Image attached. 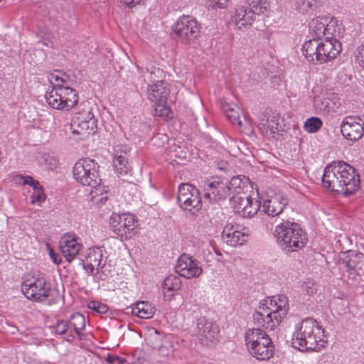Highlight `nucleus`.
Instances as JSON below:
<instances>
[{
    "label": "nucleus",
    "instance_id": "obj_40",
    "mask_svg": "<svg viewBox=\"0 0 364 364\" xmlns=\"http://www.w3.org/2000/svg\"><path fill=\"white\" fill-rule=\"evenodd\" d=\"M348 272V279L355 284L364 286V270H346Z\"/></svg>",
    "mask_w": 364,
    "mask_h": 364
},
{
    "label": "nucleus",
    "instance_id": "obj_12",
    "mask_svg": "<svg viewBox=\"0 0 364 364\" xmlns=\"http://www.w3.org/2000/svg\"><path fill=\"white\" fill-rule=\"evenodd\" d=\"M228 180L214 181L207 185L205 188V199L210 202H219L227 198L232 196L228 186Z\"/></svg>",
    "mask_w": 364,
    "mask_h": 364
},
{
    "label": "nucleus",
    "instance_id": "obj_17",
    "mask_svg": "<svg viewBox=\"0 0 364 364\" xmlns=\"http://www.w3.org/2000/svg\"><path fill=\"white\" fill-rule=\"evenodd\" d=\"M196 329L198 337L201 341L204 339L212 341L219 331L218 326L208 321L204 316L198 319Z\"/></svg>",
    "mask_w": 364,
    "mask_h": 364
},
{
    "label": "nucleus",
    "instance_id": "obj_31",
    "mask_svg": "<svg viewBox=\"0 0 364 364\" xmlns=\"http://www.w3.org/2000/svg\"><path fill=\"white\" fill-rule=\"evenodd\" d=\"M268 337V335L259 328L249 329L245 334V341L250 348L262 341V338Z\"/></svg>",
    "mask_w": 364,
    "mask_h": 364
},
{
    "label": "nucleus",
    "instance_id": "obj_35",
    "mask_svg": "<svg viewBox=\"0 0 364 364\" xmlns=\"http://www.w3.org/2000/svg\"><path fill=\"white\" fill-rule=\"evenodd\" d=\"M181 279L178 276L169 275L167 277L162 284L164 290L176 291L181 287Z\"/></svg>",
    "mask_w": 364,
    "mask_h": 364
},
{
    "label": "nucleus",
    "instance_id": "obj_58",
    "mask_svg": "<svg viewBox=\"0 0 364 364\" xmlns=\"http://www.w3.org/2000/svg\"><path fill=\"white\" fill-rule=\"evenodd\" d=\"M50 257L53 259V262L55 264H59L61 261L60 257L57 254H55L53 250L50 252Z\"/></svg>",
    "mask_w": 364,
    "mask_h": 364
},
{
    "label": "nucleus",
    "instance_id": "obj_29",
    "mask_svg": "<svg viewBox=\"0 0 364 364\" xmlns=\"http://www.w3.org/2000/svg\"><path fill=\"white\" fill-rule=\"evenodd\" d=\"M251 198L245 193H242V195L231 196L230 201L235 212L240 215L250 203Z\"/></svg>",
    "mask_w": 364,
    "mask_h": 364
},
{
    "label": "nucleus",
    "instance_id": "obj_30",
    "mask_svg": "<svg viewBox=\"0 0 364 364\" xmlns=\"http://www.w3.org/2000/svg\"><path fill=\"white\" fill-rule=\"evenodd\" d=\"M102 250L100 248L98 247H92L89 248L87 250V253L86 256V260L87 262H91L92 264H95L96 266V269L97 271L100 269H102L104 267V265H102Z\"/></svg>",
    "mask_w": 364,
    "mask_h": 364
},
{
    "label": "nucleus",
    "instance_id": "obj_15",
    "mask_svg": "<svg viewBox=\"0 0 364 364\" xmlns=\"http://www.w3.org/2000/svg\"><path fill=\"white\" fill-rule=\"evenodd\" d=\"M287 204L288 200L285 196L276 194L264 201L262 211L269 216L277 215L283 211Z\"/></svg>",
    "mask_w": 364,
    "mask_h": 364
},
{
    "label": "nucleus",
    "instance_id": "obj_19",
    "mask_svg": "<svg viewBox=\"0 0 364 364\" xmlns=\"http://www.w3.org/2000/svg\"><path fill=\"white\" fill-rule=\"evenodd\" d=\"M259 309L264 311V319L262 326L267 329L273 330L284 318L279 315V313L275 311L274 309L269 310L264 304H262V306L259 307Z\"/></svg>",
    "mask_w": 364,
    "mask_h": 364
},
{
    "label": "nucleus",
    "instance_id": "obj_22",
    "mask_svg": "<svg viewBox=\"0 0 364 364\" xmlns=\"http://www.w3.org/2000/svg\"><path fill=\"white\" fill-rule=\"evenodd\" d=\"M62 85L56 83L53 86L50 90H48L45 95V98L48 105L52 108L60 109V106L63 102V97L60 95L61 91Z\"/></svg>",
    "mask_w": 364,
    "mask_h": 364
},
{
    "label": "nucleus",
    "instance_id": "obj_57",
    "mask_svg": "<svg viewBox=\"0 0 364 364\" xmlns=\"http://www.w3.org/2000/svg\"><path fill=\"white\" fill-rule=\"evenodd\" d=\"M141 0H121V2L124 3L129 7H132L136 4H139Z\"/></svg>",
    "mask_w": 364,
    "mask_h": 364
},
{
    "label": "nucleus",
    "instance_id": "obj_43",
    "mask_svg": "<svg viewBox=\"0 0 364 364\" xmlns=\"http://www.w3.org/2000/svg\"><path fill=\"white\" fill-rule=\"evenodd\" d=\"M258 210L259 206L257 203V201L254 203L252 198H251L250 203L246 206V208L243 210L240 215L242 217H252L257 213Z\"/></svg>",
    "mask_w": 364,
    "mask_h": 364
},
{
    "label": "nucleus",
    "instance_id": "obj_51",
    "mask_svg": "<svg viewBox=\"0 0 364 364\" xmlns=\"http://www.w3.org/2000/svg\"><path fill=\"white\" fill-rule=\"evenodd\" d=\"M236 231V230L234 229V227L231 224L227 225L222 232V238L223 240L225 241L228 237H230V235H232V232Z\"/></svg>",
    "mask_w": 364,
    "mask_h": 364
},
{
    "label": "nucleus",
    "instance_id": "obj_33",
    "mask_svg": "<svg viewBox=\"0 0 364 364\" xmlns=\"http://www.w3.org/2000/svg\"><path fill=\"white\" fill-rule=\"evenodd\" d=\"M245 183L240 176H233L230 181H228V186L230 187L231 195H242Z\"/></svg>",
    "mask_w": 364,
    "mask_h": 364
},
{
    "label": "nucleus",
    "instance_id": "obj_32",
    "mask_svg": "<svg viewBox=\"0 0 364 364\" xmlns=\"http://www.w3.org/2000/svg\"><path fill=\"white\" fill-rule=\"evenodd\" d=\"M223 109L225 112L227 118L230 120L232 124H237L241 126L242 121L240 117V109L230 104H225L223 106Z\"/></svg>",
    "mask_w": 364,
    "mask_h": 364
},
{
    "label": "nucleus",
    "instance_id": "obj_4",
    "mask_svg": "<svg viewBox=\"0 0 364 364\" xmlns=\"http://www.w3.org/2000/svg\"><path fill=\"white\" fill-rule=\"evenodd\" d=\"M337 21L329 16H318L313 18L309 23L310 36L306 37L303 46L311 43L314 41L316 46H324V42L329 43L331 46H335L338 43L336 34V27Z\"/></svg>",
    "mask_w": 364,
    "mask_h": 364
},
{
    "label": "nucleus",
    "instance_id": "obj_25",
    "mask_svg": "<svg viewBox=\"0 0 364 364\" xmlns=\"http://www.w3.org/2000/svg\"><path fill=\"white\" fill-rule=\"evenodd\" d=\"M235 24L241 28L242 26H245L248 24H251L255 19V15L250 13V10L247 11V9L245 6H240L235 10Z\"/></svg>",
    "mask_w": 364,
    "mask_h": 364
},
{
    "label": "nucleus",
    "instance_id": "obj_50",
    "mask_svg": "<svg viewBox=\"0 0 364 364\" xmlns=\"http://www.w3.org/2000/svg\"><path fill=\"white\" fill-rule=\"evenodd\" d=\"M210 6L214 9H226L229 5V0H211Z\"/></svg>",
    "mask_w": 364,
    "mask_h": 364
},
{
    "label": "nucleus",
    "instance_id": "obj_18",
    "mask_svg": "<svg viewBox=\"0 0 364 364\" xmlns=\"http://www.w3.org/2000/svg\"><path fill=\"white\" fill-rule=\"evenodd\" d=\"M136 221L132 215L122 214L120 225L117 229L116 235L125 238L132 237L135 233Z\"/></svg>",
    "mask_w": 364,
    "mask_h": 364
},
{
    "label": "nucleus",
    "instance_id": "obj_20",
    "mask_svg": "<svg viewBox=\"0 0 364 364\" xmlns=\"http://www.w3.org/2000/svg\"><path fill=\"white\" fill-rule=\"evenodd\" d=\"M277 127L278 119L276 116H274L269 119L266 114H261L258 127L259 128L262 134L274 136L278 129Z\"/></svg>",
    "mask_w": 364,
    "mask_h": 364
},
{
    "label": "nucleus",
    "instance_id": "obj_53",
    "mask_svg": "<svg viewBox=\"0 0 364 364\" xmlns=\"http://www.w3.org/2000/svg\"><path fill=\"white\" fill-rule=\"evenodd\" d=\"M264 319V311L259 310L255 313L254 320L256 323L262 326Z\"/></svg>",
    "mask_w": 364,
    "mask_h": 364
},
{
    "label": "nucleus",
    "instance_id": "obj_27",
    "mask_svg": "<svg viewBox=\"0 0 364 364\" xmlns=\"http://www.w3.org/2000/svg\"><path fill=\"white\" fill-rule=\"evenodd\" d=\"M132 309V314L141 318H151L155 312V309L146 301L139 302Z\"/></svg>",
    "mask_w": 364,
    "mask_h": 364
},
{
    "label": "nucleus",
    "instance_id": "obj_37",
    "mask_svg": "<svg viewBox=\"0 0 364 364\" xmlns=\"http://www.w3.org/2000/svg\"><path fill=\"white\" fill-rule=\"evenodd\" d=\"M247 2L250 6V13L254 15L264 13L267 10L264 0H247Z\"/></svg>",
    "mask_w": 364,
    "mask_h": 364
},
{
    "label": "nucleus",
    "instance_id": "obj_59",
    "mask_svg": "<svg viewBox=\"0 0 364 364\" xmlns=\"http://www.w3.org/2000/svg\"><path fill=\"white\" fill-rule=\"evenodd\" d=\"M88 115L94 116V114L90 111H83L80 113H78L77 116H83L85 120L88 119Z\"/></svg>",
    "mask_w": 364,
    "mask_h": 364
},
{
    "label": "nucleus",
    "instance_id": "obj_24",
    "mask_svg": "<svg viewBox=\"0 0 364 364\" xmlns=\"http://www.w3.org/2000/svg\"><path fill=\"white\" fill-rule=\"evenodd\" d=\"M363 257V255L360 252H350L342 262L346 270H362L363 263L361 259Z\"/></svg>",
    "mask_w": 364,
    "mask_h": 364
},
{
    "label": "nucleus",
    "instance_id": "obj_14",
    "mask_svg": "<svg viewBox=\"0 0 364 364\" xmlns=\"http://www.w3.org/2000/svg\"><path fill=\"white\" fill-rule=\"evenodd\" d=\"M59 246L63 255L68 262H71L78 255L81 247V245L77 243L75 237L70 234H65L61 237Z\"/></svg>",
    "mask_w": 364,
    "mask_h": 364
},
{
    "label": "nucleus",
    "instance_id": "obj_38",
    "mask_svg": "<svg viewBox=\"0 0 364 364\" xmlns=\"http://www.w3.org/2000/svg\"><path fill=\"white\" fill-rule=\"evenodd\" d=\"M276 309L275 311L279 313V315L285 317L289 309L288 299L284 295H280L278 297V301H274Z\"/></svg>",
    "mask_w": 364,
    "mask_h": 364
},
{
    "label": "nucleus",
    "instance_id": "obj_6",
    "mask_svg": "<svg viewBox=\"0 0 364 364\" xmlns=\"http://www.w3.org/2000/svg\"><path fill=\"white\" fill-rule=\"evenodd\" d=\"M99 168L100 166L94 160L81 159L73 166V176L82 185L96 188L102 181Z\"/></svg>",
    "mask_w": 364,
    "mask_h": 364
},
{
    "label": "nucleus",
    "instance_id": "obj_42",
    "mask_svg": "<svg viewBox=\"0 0 364 364\" xmlns=\"http://www.w3.org/2000/svg\"><path fill=\"white\" fill-rule=\"evenodd\" d=\"M141 73H142V76L144 78V81L147 82H153L154 84L155 82H157V81H159L156 79L155 77L161 72L159 68H153L150 71L149 69H146V73L143 71H141Z\"/></svg>",
    "mask_w": 364,
    "mask_h": 364
},
{
    "label": "nucleus",
    "instance_id": "obj_23",
    "mask_svg": "<svg viewBox=\"0 0 364 364\" xmlns=\"http://www.w3.org/2000/svg\"><path fill=\"white\" fill-rule=\"evenodd\" d=\"M301 51L309 61L316 60L323 63L326 62V47H302Z\"/></svg>",
    "mask_w": 364,
    "mask_h": 364
},
{
    "label": "nucleus",
    "instance_id": "obj_26",
    "mask_svg": "<svg viewBox=\"0 0 364 364\" xmlns=\"http://www.w3.org/2000/svg\"><path fill=\"white\" fill-rule=\"evenodd\" d=\"M333 102L328 93L321 94L315 97L314 107L320 113L326 114L333 109Z\"/></svg>",
    "mask_w": 364,
    "mask_h": 364
},
{
    "label": "nucleus",
    "instance_id": "obj_2",
    "mask_svg": "<svg viewBox=\"0 0 364 364\" xmlns=\"http://www.w3.org/2000/svg\"><path fill=\"white\" fill-rule=\"evenodd\" d=\"M324 331L316 320H303L293 334L292 346L300 350H318L323 346Z\"/></svg>",
    "mask_w": 364,
    "mask_h": 364
},
{
    "label": "nucleus",
    "instance_id": "obj_41",
    "mask_svg": "<svg viewBox=\"0 0 364 364\" xmlns=\"http://www.w3.org/2000/svg\"><path fill=\"white\" fill-rule=\"evenodd\" d=\"M295 6L299 12L304 14L311 9L313 0H296Z\"/></svg>",
    "mask_w": 364,
    "mask_h": 364
},
{
    "label": "nucleus",
    "instance_id": "obj_9",
    "mask_svg": "<svg viewBox=\"0 0 364 364\" xmlns=\"http://www.w3.org/2000/svg\"><path fill=\"white\" fill-rule=\"evenodd\" d=\"M170 95V89L168 83L164 80L157 81L153 85H149L147 90L148 98L155 102L158 107H162L160 109V114L169 117L170 109L165 106L168 97Z\"/></svg>",
    "mask_w": 364,
    "mask_h": 364
},
{
    "label": "nucleus",
    "instance_id": "obj_47",
    "mask_svg": "<svg viewBox=\"0 0 364 364\" xmlns=\"http://www.w3.org/2000/svg\"><path fill=\"white\" fill-rule=\"evenodd\" d=\"M122 215L113 213L109 218V225L113 228L114 232L116 233L117 229L120 225Z\"/></svg>",
    "mask_w": 364,
    "mask_h": 364
},
{
    "label": "nucleus",
    "instance_id": "obj_44",
    "mask_svg": "<svg viewBox=\"0 0 364 364\" xmlns=\"http://www.w3.org/2000/svg\"><path fill=\"white\" fill-rule=\"evenodd\" d=\"M88 308L90 309H92L99 314H105L107 310L108 307L107 305L102 304L97 301H91L88 303L87 305Z\"/></svg>",
    "mask_w": 364,
    "mask_h": 364
},
{
    "label": "nucleus",
    "instance_id": "obj_61",
    "mask_svg": "<svg viewBox=\"0 0 364 364\" xmlns=\"http://www.w3.org/2000/svg\"><path fill=\"white\" fill-rule=\"evenodd\" d=\"M269 301H270V304H271L272 306H273L274 307H276V306H274V301H273L272 299H271Z\"/></svg>",
    "mask_w": 364,
    "mask_h": 364
},
{
    "label": "nucleus",
    "instance_id": "obj_56",
    "mask_svg": "<svg viewBox=\"0 0 364 364\" xmlns=\"http://www.w3.org/2000/svg\"><path fill=\"white\" fill-rule=\"evenodd\" d=\"M92 200L94 203H96V204H99V203L103 204L107 200V197L102 196H100V198H98L95 196H92Z\"/></svg>",
    "mask_w": 364,
    "mask_h": 364
},
{
    "label": "nucleus",
    "instance_id": "obj_54",
    "mask_svg": "<svg viewBox=\"0 0 364 364\" xmlns=\"http://www.w3.org/2000/svg\"><path fill=\"white\" fill-rule=\"evenodd\" d=\"M96 266L95 264H92L91 262H87L85 264H83V268L84 269L89 273L90 275L93 274L94 270Z\"/></svg>",
    "mask_w": 364,
    "mask_h": 364
},
{
    "label": "nucleus",
    "instance_id": "obj_21",
    "mask_svg": "<svg viewBox=\"0 0 364 364\" xmlns=\"http://www.w3.org/2000/svg\"><path fill=\"white\" fill-rule=\"evenodd\" d=\"M60 95L63 97V102L60 110L68 111L77 104L78 95L77 91L73 88L62 85Z\"/></svg>",
    "mask_w": 364,
    "mask_h": 364
},
{
    "label": "nucleus",
    "instance_id": "obj_10",
    "mask_svg": "<svg viewBox=\"0 0 364 364\" xmlns=\"http://www.w3.org/2000/svg\"><path fill=\"white\" fill-rule=\"evenodd\" d=\"M341 132L346 139L356 141L363 136L364 122L360 117H346L341 125Z\"/></svg>",
    "mask_w": 364,
    "mask_h": 364
},
{
    "label": "nucleus",
    "instance_id": "obj_46",
    "mask_svg": "<svg viewBox=\"0 0 364 364\" xmlns=\"http://www.w3.org/2000/svg\"><path fill=\"white\" fill-rule=\"evenodd\" d=\"M68 328V323L64 320H59L56 324L53 326L55 332L60 335H64Z\"/></svg>",
    "mask_w": 364,
    "mask_h": 364
},
{
    "label": "nucleus",
    "instance_id": "obj_49",
    "mask_svg": "<svg viewBox=\"0 0 364 364\" xmlns=\"http://www.w3.org/2000/svg\"><path fill=\"white\" fill-rule=\"evenodd\" d=\"M48 80L53 85V86H54L56 83H59L63 85V83H65L66 81L65 79H64L63 77H60L56 73L50 74L48 76Z\"/></svg>",
    "mask_w": 364,
    "mask_h": 364
},
{
    "label": "nucleus",
    "instance_id": "obj_3",
    "mask_svg": "<svg viewBox=\"0 0 364 364\" xmlns=\"http://www.w3.org/2000/svg\"><path fill=\"white\" fill-rule=\"evenodd\" d=\"M274 235L278 245L287 252L303 248L308 240L300 225L294 222L287 221L277 225Z\"/></svg>",
    "mask_w": 364,
    "mask_h": 364
},
{
    "label": "nucleus",
    "instance_id": "obj_52",
    "mask_svg": "<svg viewBox=\"0 0 364 364\" xmlns=\"http://www.w3.org/2000/svg\"><path fill=\"white\" fill-rule=\"evenodd\" d=\"M24 184L29 185L33 188V190L41 187L39 182L38 181L34 180L31 176H26L24 178Z\"/></svg>",
    "mask_w": 364,
    "mask_h": 364
},
{
    "label": "nucleus",
    "instance_id": "obj_16",
    "mask_svg": "<svg viewBox=\"0 0 364 364\" xmlns=\"http://www.w3.org/2000/svg\"><path fill=\"white\" fill-rule=\"evenodd\" d=\"M250 353L258 360H267L272 356L273 345L271 338H262L258 343L250 347Z\"/></svg>",
    "mask_w": 364,
    "mask_h": 364
},
{
    "label": "nucleus",
    "instance_id": "obj_13",
    "mask_svg": "<svg viewBox=\"0 0 364 364\" xmlns=\"http://www.w3.org/2000/svg\"><path fill=\"white\" fill-rule=\"evenodd\" d=\"M73 133L81 135L82 139H85L97 131V119L94 116L88 115L85 120L83 116H76L72 124Z\"/></svg>",
    "mask_w": 364,
    "mask_h": 364
},
{
    "label": "nucleus",
    "instance_id": "obj_8",
    "mask_svg": "<svg viewBox=\"0 0 364 364\" xmlns=\"http://www.w3.org/2000/svg\"><path fill=\"white\" fill-rule=\"evenodd\" d=\"M177 203L184 210L196 214L202 208L198 190L189 183H181L178 189Z\"/></svg>",
    "mask_w": 364,
    "mask_h": 364
},
{
    "label": "nucleus",
    "instance_id": "obj_5",
    "mask_svg": "<svg viewBox=\"0 0 364 364\" xmlns=\"http://www.w3.org/2000/svg\"><path fill=\"white\" fill-rule=\"evenodd\" d=\"M22 292L26 298L33 301L48 305L55 302L57 291L51 287L50 282L44 278H37L33 281L27 280L22 284Z\"/></svg>",
    "mask_w": 364,
    "mask_h": 364
},
{
    "label": "nucleus",
    "instance_id": "obj_34",
    "mask_svg": "<svg viewBox=\"0 0 364 364\" xmlns=\"http://www.w3.org/2000/svg\"><path fill=\"white\" fill-rule=\"evenodd\" d=\"M70 323L73 326L76 334L80 335V331L85 327V318L80 313H74L70 316Z\"/></svg>",
    "mask_w": 364,
    "mask_h": 364
},
{
    "label": "nucleus",
    "instance_id": "obj_36",
    "mask_svg": "<svg viewBox=\"0 0 364 364\" xmlns=\"http://www.w3.org/2000/svg\"><path fill=\"white\" fill-rule=\"evenodd\" d=\"M247 235L238 230L232 232L224 242L228 245L235 247L237 245H242L246 240Z\"/></svg>",
    "mask_w": 364,
    "mask_h": 364
},
{
    "label": "nucleus",
    "instance_id": "obj_39",
    "mask_svg": "<svg viewBox=\"0 0 364 364\" xmlns=\"http://www.w3.org/2000/svg\"><path fill=\"white\" fill-rule=\"evenodd\" d=\"M322 126L321 120L318 117L308 119L304 123L305 129L310 133L316 132Z\"/></svg>",
    "mask_w": 364,
    "mask_h": 364
},
{
    "label": "nucleus",
    "instance_id": "obj_55",
    "mask_svg": "<svg viewBox=\"0 0 364 364\" xmlns=\"http://www.w3.org/2000/svg\"><path fill=\"white\" fill-rule=\"evenodd\" d=\"M357 58L360 62V65L364 68V47H361L359 50Z\"/></svg>",
    "mask_w": 364,
    "mask_h": 364
},
{
    "label": "nucleus",
    "instance_id": "obj_28",
    "mask_svg": "<svg viewBox=\"0 0 364 364\" xmlns=\"http://www.w3.org/2000/svg\"><path fill=\"white\" fill-rule=\"evenodd\" d=\"M113 166L119 176H125L132 171L127 159L124 154L115 155L113 160Z\"/></svg>",
    "mask_w": 364,
    "mask_h": 364
},
{
    "label": "nucleus",
    "instance_id": "obj_11",
    "mask_svg": "<svg viewBox=\"0 0 364 364\" xmlns=\"http://www.w3.org/2000/svg\"><path fill=\"white\" fill-rule=\"evenodd\" d=\"M176 272L181 277L191 279L199 277L203 269L200 265V262L188 255L183 254L178 260Z\"/></svg>",
    "mask_w": 364,
    "mask_h": 364
},
{
    "label": "nucleus",
    "instance_id": "obj_7",
    "mask_svg": "<svg viewBox=\"0 0 364 364\" xmlns=\"http://www.w3.org/2000/svg\"><path fill=\"white\" fill-rule=\"evenodd\" d=\"M172 36L184 44L195 43L200 35V25L196 18L183 16L173 25Z\"/></svg>",
    "mask_w": 364,
    "mask_h": 364
},
{
    "label": "nucleus",
    "instance_id": "obj_48",
    "mask_svg": "<svg viewBox=\"0 0 364 364\" xmlns=\"http://www.w3.org/2000/svg\"><path fill=\"white\" fill-rule=\"evenodd\" d=\"M341 48L342 47H333L329 50L326 49V56H324L325 58H326V62L328 60L335 58L337 56V55H338L339 53L341 51Z\"/></svg>",
    "mask_w": 364,
    "mask_h": 364
},
{
    "label": "nucleus",
    "instance_id": "obj_1",
    "mask_svg": "<svg viewBox=\"0 0 364 364\" xmlns=\"http://www.w3.org/2000/svg\"><path fill=\"white\" fill-rule=\"evenodd\" d=\"M323 186L331 191L349 196L360 188V176L355 169L339 161L328 165L322 178Z\"/></svg>",
    "mask_w": 364,
    "mask_h": 364
},
{
    "label": "nucleus",
    "instance_id": "obj_60",
    "mask_svg": "<svg viewBox=\"0 0 364 364\" xmlns=\"http://www.w3.org/2000/svg\"><path fill=\"white\" fill-rule=\"evenodd\" d=\"M116 360H119V358L117 357V356H110V355H108L107 359V360L109 363H114Z\"/></svg>",
    "mask_w": 364,
    "mask_h": 364
},
{
    "label": "nucleus",
    "instance_id": "obj_45",
    "mask_svg": "<svg viewBox=\"0 0 364 364\" xmlns=\"http://www.w3.org/2000/svg\"><path fill=\"white\" fill-rule=\"evenodd\" d=\"M33 193L31 195V203H34L35 202L41 203L45 200L46 199V195L43 193V190L42 186L33 190Z\"/></svg>",
    "mask_w": 364,
    "mask_h": 364
}]
</instances>
